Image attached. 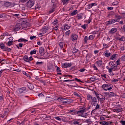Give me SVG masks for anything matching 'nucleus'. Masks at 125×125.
<instances>
[{
	"label": "nucleus",
	"instance_id": "f257e3e1",
	"mask_svg": "<svg viewBox=\"0 0 125 125\" xmlns=\"http://www.w3.org/2000/svg\"><path fill=\"white\" fill-rule=\"evenodd\" d=\"M80 110L77 111L76 114L79 115L80 117H83V118H84V117L87 115V113H85V115H83V113H85V112H86L85 111V109L84 108V106L81 107Z\"/></svg>",
	"mask_w": 125,
	"mask_h": 125
},
{
	"label": "nucleus",
	"instance_id": "f03ea898",
	"mask_svg": "<svg viewBox=\"0 0 125 125\" xmlns=\"http://www.w3.org/2000/svg\"><path fill=\"white\" fill-rule=\"evenodd\" d=\"M26 89L27 88H26V87L19 88L17 90V93H18V94H22V93H25Z\"/></svg>",
	"mask_w": 125,
	"mask_h": 125
},
{
	"label": "nucleus",
	"instance_id": "7ed1b4c3",
	"mask_svg": "<svg viewBox=\"0 0 125 125\" xmlns=\"http://www.w3.org/2000/svg\"><path fill=\"white\" fill-rule=\"evenodd\" d=\"M98 99H99L95 97H93V98L91 100V105H93V106H96L97 103H98Z\"/></svg>",
	"mask_w": 125,
	"mask_h": 125
},
{
	"label": "nucleus",
	"instance_id": "20e7f679",
	"mask_svg": "<svg viewBox=\"0 0 125 125\" xmlns=\"http://www.w3.org/2000/svg\"><path fill=\"white\" fill-rule=\"evenodd\" d=\"M34 4H35V0H29L26 3V6L27 7H29V8L33 7Z\"/></svg>",
	"mask_w": 125,
	"mask_h": 125
},
{
	"label": "nucleus",
	"instance_id": "39448f33",
	"mask_svg": "<svg viewBox=\"0 0 125 125\" xmlns=\"http://www.w3.org/2000/svg\"><path fill=\"white\" fill-rule=\"evenodd\" d=\"M57 100H59V101H61L63 104H67V103L69 102V99H67V98H62L59 97L58 98Z\"/></svg>",
	"mask_w": 125,
	"mask_h": 125
},
{
	"label": "nucleus",
	"instance_id": "423d86ee",
	"mask_svg": "<svg viewBox=\"0 0 125 125\" xmlns=\"http://www.w3.org/2000/svg\"><path fill=\"white\" fill-rule=\"evenodd\" d=\"M113 70H114L115 71L119 70L118 68V64H114V65L111 66V67L108 70L109 73H112Z\"/></svg>",
	"mask_w": 125,
	"mask_h": 125
},
{
	"label": "nucleus",
	"instance_id": "0eeeda50",
	"mask_svg": "<svg viewBox=\"0 0 125 125\" xmlns=\"http://www.w3.org/2000/svg\"><path fill=\"white\" fill-rule=\"evenodd\" d=\"M72 66V63L65 62L64 63H62V68H68Z\"/></svg>",
	"mask_w": 125,
	"mask_h": 125
},
{
	"label": "nucleus",
	"instance_id": "6e6552de",
	"mask_svg": "<svg viewBox=\"0 0 125 125\" xmlns=\"http://www.w3.org/2000/svg\"><path fill=\"white\" fill-rule=\"evenodd\" d=\"M96 64H97L98 67H101L103 66V61L102 59L98 60L96 62Z\"/></svg>",
	"mask_w": 125,
	"mask_h": 125
},
{
	"label": "nucleus",
	"instance_id": "1a4fd4ad",
	"mask_svg": "<svg viewBox=\"0 0 125 125\" xmlns=\"http://www.w3.org/2000/svg\"><path fill=\"white\" fill-rule=\"evenodd\" d=\"M118 31V29L116 27L112 28L109 32L108 34H111V35H114Z\"/></svg>",
	"mask_w": 125,
	"mask_h": 125
},
{
	"label": "nucleus",
	"instance_id": "9d476101",
	"mask_svg": "<svg viewBox=\"0 0 125 125\" xmlns=\"http://www.w3.org/2000/svg\"><path fill=\"white\" fill-rule=\"evenodd\" d=\"M39 52L42 56L44 54V48L41 47L39 48Z\"/></svg>",
	"mask_w": 125,
	"mask_h": 125
},
{
	"label": "nucleus",
	"instance_id": "9b49d317",
	"mask_svg": "<svg viewBox=\"0 0 125 125\" xmlns=\"http://www.w3.org/2000/svg\"><path fill=\"white\" fill-rule=\"evenodd\" d=\"M106 89H104L105 91H107V90H111L112 88H113V85L111 84H106Z\"/></svg>",
	"mask_w": 125,
	"mask_h": 125
},
{
	"label": "nucleus",
	"instance_id": "f8f14e48",
	"mask_svg": "<svg viewBox=\"0 0 125 125\" xmlns=\"http://www.w3.org/2000/svg\"><path fill=\"white\" fill-rule=\"evenodd\" d=\"M71 40L72 42H75L78 40V35L77 34H72L71 35Z\"/></svg>",
	"mask_w": 125,
	"mask_h": 125
},
{
	"label": "nucleus",
	"instance_id": "ddd939ff",
	"mask_svg": "<svg viewBox=\"0 0 125 125\" xmlns=\"http://www.w3.org/2000/svg\"><path fill=\"white\" fill-rule=\"evenodd\" d=\"M21 29V24L20 23H18L14 28V31H19Z\"/></svg>",
	"mask_w": 125,
	"mask_h": 125
},
{
	"label": "nucleus",
	"instance_id": "4468645a",
	"mask_svg": "<svg viewBox=\"0 0 125 125\" xmlns=\"http://www.w3.org/2000/svg\"><path fill=\"white\" fill-rule=\"evenodd\" d=\"M12 4V3L10 2L4 1V5L5 7H9Z\"/></svg>",
	"mask_w": 125,
	"mask_h": 125
},
{
	"label": "nucleus",
	"instance_id": "2eb2a0df",
	"mask_svg": "<svg viewBox=\"0 0 125 125\" xmlns=\"http://www.w3.org/2000/svg\"><path fill=\"white\" fill-rule=\"evenodd\" d=\"M97 98L100 99L101 101H104V100H105L106 98H105V96H103L102 95L100 94L99 96H97Z\"/></svg>",
	"mask_w": 125,
	"mask_h": 125
},
{
	"label": "nucleus",
	"instance_id": "dca6fc26",
	"mask_svg": "<svg viewBox=\"0 0 125 125\" xmlns=\"http://www.w3.org/2000/svg\"><path fill=\"white\" fill-rule=\"evenodd\" d=\"M70 28H71V26H69L68 24H65L64 25L63 30H64V31H68V30H69Z\"/></svg>",
	"mask_w": 125,
	"mask_h": 125
},
{
	"label": "nucleus",
	"instance_id": "f3484780",
	"mask_svg": "<svg viewBox=\"0 0 125 125\" xmlns=\"http://www.w3.org/2000/svg\"><path fill=\"white\" fill-rule=\"evenodd\" d=\"M52 6L53 7H56V3H57V1L56 0H51Z\"/></svg>",
	"mask_w": 125,
	"mask_h": 125
},
{
	"label": "nucleus",
	"instance_id": "a211bd4d",
	"mask_svg": "<svg viewBox=\"0 0 125 125\" xmlns=\"http://www.w3.org/2000/svg\"><path fill=\"white\" fill-rule=\"evenodd\" d=\"M27 86L29 89L31 90H33V89L34 88V85L31 83H28L27 84Z\"/></svg>",
	"mask_w": 125,
	"mask_h": 125
},
{
	"label": "nucleus",
	"instance_id": "6ab92c4d",
	"mask_svg": "<svg viewBox=\"0 0 125 125\" xmlns=\"http://www.w3.org/2000/svg\"><path fill=\"white\" fill-rule=\"evenodd\" d=\"M23 60L25 62H27L28 63H29V57H28V56L27 55H25L23 57Z\"/></svg>",
	"mask_w": 125,
	"mask_h": 125
},
{
	"label": "nucleus",
	"instance_id": "aec40b11",
	"mask_svg": "<svg viewBox=\"0 0 125 125\" xmlns=\"http://www.w3.org/2000/svg\"><path fill=\"white\" fill-rule=\"evenodd\" d=\"M95 38V35L93 34L91 35H90L88 37V41H92V40H93V39H94Z\"/></svg>",
	"mask_w": 125,
	"mask_h": 125
},
{
	"label": "nucleus",
	"instance_id": "412c9836",
	"mask_svg": "<svg viewBox=\"0 0 125 125\" xmlns=\"http://www.w3.org/2000/svg\"><path fill=\"white\" fill-rule=\"evenodd\" d=\"M70 86H72V87H78L79 85H78V84H77L76 83H70Z\"/></svg>",
	"mask_w": 125,
	"mask_h": 125
},
{
	"label": "nucleus",
	"instance_id": "4be33fe9",
	"mask_svg": "<svg viewBox=\"0 0 125 125\" xmlns=\"http://www.w3.org/2000/svg\"><path fill=\"white\" fill-rule=\"evenodd\" d=\"M78 13V10H75L70 13V16H75Z\"/></svg>",
	"mask_w": 125,
	"mask_h": 125
},
{
	"label": "nucleus",
	"instance_id": "5701e85b",
	"mask_svg": "<svg viewBox=\"0 0 125 125\" xmlns=\"http://www.w3.org/2000/svg\"><path fill=\"white\" fill-rule=\"evenodd\" d=\"M77 17H78V19H82L83 17V13L78 14L77 16Z\"/></svg>",
	"mask_w": 125,
	"mask_h": 125
},
{
	"label": "nucleus",
	"instance_id": "b1692460",
	"mask_svg": "<svg viewBox=\"0 0 125 125\" xmlns=\"http://www.w3.org/2000/svg\"><path fill=\"white\" fill-rule=\"evenodd\" d=\"M108 96H109V97H115V96H116V94L114 93L113 92H109V93Z\"/></svg>",
	"mask_w": 125,
	"mask_h": 125
},
{
	"label": "nucleus",
	"instance_id": "393cba45",
	"mask_svg": "<svg viewBox=\"0 0 125 125\" xmlns=\"http://www.w3.org/2000/svg\"><path fill=\"white\" fill-rule=\"evenodd\" d=\"M72 52L73 54H76V53H78V52H79V50L76 48V47H74L73 49Z\"/></svg>",
	"mask_w": 125,
	"mask_h": 125
},
{
	"label": "nucleus",
	"instance_id": "a878e982",
	"mask_svg": "<svg viewBox=\"0 0 125 125\" xmlns=\"http://www.w3.org/2000/svg\"><path fill=\"white\" fill-rule=\"evenodd\" d=\"M18 42H28V40H26L25 39L21 38L18 40Z\"/></svg>",
	"mask_w": 125,
	"mask_h": 125
},
{
	"label": "nucleus",
	"instance_id": "bb28decb",
	"mask_svg": "<svg viewBox=\"0 0 125 125\" xmlns=\"http://www.w3.org/2000/svg\"><path fill=\"white\" fill-rule=\"evenodd\" d=\"M3 50V51H7L8 52H9V51L11 50V49L10 48H9L8 47L5 46Z\"/></svg>",
	"mask_w": 125,
	"mask_h": 125
},
{
	"label": "nucleus",
	"instance_id": "cd10ccee",
	"mask_svg": "<svg viewBox=\"0 0 125 125\" xmlns=\"http://www.w3.org/2000/svg\"><path fill=\"white\" fill-rule=\"evenodd\" d=\"M51 99H52V98L47 97L46 98V102L47 103H48V102H51V101H52V100H51Z\"/></svg>",
	"mask_w": 125,
	"mask_h": 125
},
{
	"label": "nucleus",
	"instance_id": "c85d7f7f",
	"mask_svg": "<svg viewBox=\"0 0 125 125\" xmlns=\"http://www.w3.org/2000/svg\"><path fill=\"white\" fill-rule=\"evenodd\" d=\"M93 98V96H91L90 94H88L87 96V100H91Z\"/></svg>",
	"mask_w": 125,
	"mask_h": 125
},
{
	"label": "nucleus",
	"instance_id": "c756f323",
	"mask_svg": "<svg viewBox=\"0 0 125 125\" xmlns=\"http://www.w3.org/2000/svg\"><path fill=\"white\" fill-rule=\"evenodd\" d=\"M106 25L108 26L109 25H113V22L112 21V20L107 21L106 22Z\"/></svg>",
	"mask_w": 125,
	"mask_h": 125
},
{
	"label": "nucleus",
	"instance_id": "7c9ffc66",
	"mask_svg": "<svg viewBox=\"0 0 125 125\" xmlns=\"http://www.w3.org/2000/svg\"><path fill=\"white\" fill-rule=\"evenodd\" d=\"M38 97H39V98H41L42 99L43 98H44V95H43V93H39Z\"/></svg>",
	"mask_w": 125,
	"mask_h": 125
},
{
	"label": "nucleus",
	"instance_id": "2f4dec72",
	"mask_svg": "<svg viewBox=\"0 0 125 125\" xmlns=\"http://www.w3.org/2000/svg\"><path fill=\"white\" fill-rule=\"evenodd\" d=\"M40 8H41V6L39 4H37L35 7V10H39Z\"/></svg>",
	"mask_w": 125,
	"mask_h": 125
},
{
	"label": "nucleus",
	"instance_id": "473e14b6",
	"mask_svg": "<svg viewBox=\"0 0 125 125\" xmlns=\"http://www.w3.org/2000/svg\"><path fill=\"white\" fill-rule=\"evenodd\" d=\"M104 55L105 57H109V56H111V53H108V51H106Z\"/></svg>",
	"mask_w": 125,
	"mask_h": 125
},
{
	"label": "nucleus",
	"instance_id": "72a5a7b5",
	"mask_svg": "<svg viewBox=\"0 0 125 125\" xmlns=\"http://www.w3.org/2000/svg\"><path fill=\"white\" fill-rule=\"evenodd\" d=\"M37 53V50L34 49V50H32L30 51V55H33V54H36Z\"/></svg>",
	"mask_w": 125,
	"mask_h": 125
},
{
	"label": "nucleus",
	"instance_id": "f704fd0d",
	"mask_svg": "<svg viewBox=\"0 0 125 125\" xmlns=\"http://www.w3.org/2000/svg\"><path fill=\"white\" fill-rule=\"evenodd\" d=\"M116 56H117V54H114L110 57V59H111V60H115V59H116Z\"/></svg>",
	"mask_w": 125,
	"mask_h": 125
},
{
	"label": "nucleus",
	"instance_id": "c9c22d12",
	"mask_svg": "<svg viewBox=\"0 0 125 125\" xmlns=\"http://www.w3.org/2000/svg\"><path fill=\"white\" fill-rule=\"evenodd\" d=\"M74 95L76 96H78V97H80V101H82V97H81V96L77 92H74Z\"/></svg>",
	"mask_w": 125,
	"mask_h": 125
},
{
	"label": "nucleus",
	"instance_id": "e433bc0d",
	"mask_svg": "<svg viewBox=\"0 0 125 125\" xmlns=\"http://www.w3.org/2000/svg\"><path fill=\"white\" fill-rule=\"evenodd\" d=\"M115 18H117L116 19H118V20H121L122 19V17L118 14L115 15Z\"/></svg>",
	"mask_w": 125,
	"mask_h": 125
},
{
	"label": "nucleus",
	"instance_id": "4c0bfd02",
	"mask_svg": "<svg viewBox=\"0 0 125 125\" xmlns=\"http://www.w3.org/2000/svg\"><path fill=\"white\" fill-rule=\"evenodd\" d=\"M87 41H88V37H87V36H86L84 38V42L85 43H87Z\"/></svg>",
	"mask_w": 125,
	"mask_h": 125
},
{
	"label": "nucleus",
	"instance_id": "58836bf2",
	"mask_svg": "<svg viewBox=\"0 0 125 125\" xmlns=\"http://www.w3.org/2000/svg\"><path fill=\"white\" fill-rule=\"evenodd\" d=\"M85 122V123H87V124H89V125H91V124L92 123V122H91L90 119L86 120Z\"/></svg>",
	"mask_w": 125,
	"mask_h": 125
},
{
	"label": "nucleus",
	"instance_id": "ea45409f",
	"mask_svg": "<svg viewBox=\"0 0 125 125\" xmlns=\"http://www.w3.org/2000/svg\"><path fill=\"white\" fill-rule=\"evenodd\" d=\"M4 47H5V45L4 43H1L0 44V48H1V49H2V50H3Z\"/></svg>",
	"mask_w": 125,
	"mask_h": 125
},
{
	"label": "nucleus",
	"instance_id": "a19ab883",
	"mask_svg": "<svg viewBox=\"0 0 125 125\" xmlns=\"http://www.w3.org/2000/svg\"><path fill=\"white\" fill-rule=\"evenodd\" d=\"M59 45L61 48H63V47H64V43H63L62 42H61L59 43Z\"/></svg>",
	"mask_w": 125,
	"mask_h": 125
},
{
	"label": "nucleus",
	"instance_id": "79ce46f5",
	"mask_svg": "<svg viewBox=\"0 0 125 125\" xmlns=\"http://www.w3.org/2000/svg\"><path fill=\"white\" fill-rule=\"evenodd\" d=\"M13 43V41H9L7 43V45H8V46H10V45H12Z\"/></svg>",
	"mask_w": 125,
	"mask_h": 125
},
{
	"label": "nucleus",
	"instance_id": "37998d69",
	"mask_svg": "<svg viewBox=\"0 0 125 125\" xmlns=\"http://www.w3.org/2000/svg\"><path fill=\"white\" fill-rule=\"evenodd\" d=\"M55 11V7H54L53 8H52L51 10L49 11V13H52V12H54Z\"/></svg>",
	"mask_w": 125,
	"mask_h": 125
},
{
	"label": "nucleus",
	"instance_id": "c03bdc74",
	"mask_svg": "<svg viewBox=\"0 0 125 125\" xmlns=\"http://www.w3.org/2000/svg\"><path fill=\"white\" fill-rule=\"evenodd\" d=\"M111 21L113 23V24H114V23H115V22H119V20L117 19H114L111 20Z\"/></svg>",
	"mask_w": 125,
	"mask_h": 125
},
{
	"label": "nucleus",
	"instance_id": "a18cd8bd",
	"mask_svg": "<svg viewBox=\"0 0 125 125\" xmlns=\"http://www.w3.org/2000/svg\"><path fill=\"white\" fill-rule=\"evenodd\" d=\"M119 41H120L121 42H125V36L122 37V38L119 39Z\"/></svg>",
	"mask_w": 125,
	"mask_h": 125
},
{
	"label": "nucleus",
	"instance_id": "49530a36",
	"mask_svg": "<svg viewBox=\"0 0 125 125\" xmlns=\"http://www.w3.org/2000/svg\"><path fill=\"white\" fill-rule=\"evenodd\" d=\"M12 16H15V17H17L18 18L20 16V14H12Z\"/></svg>",
	"mask_w": 125,
	"mask_h": 125
},
{
	"label": "nucleus",
	"instance_id": "de8ad7c7",
	"mask_svg": "<svg viewBox=\"0 0 125 125\" xmlns=\"http://www.w3.org/2000/svg\"><path fill=\"white\" fill-rule=\"evenodd\" d=\"M87 26V24H84L83 25H82L81 27L83 28V30H86Z\"/></svg>",
	"mask_w": 125,
	"mask_h": 125
},
{
	"label": "nucleus",
	"instance_id": "09e8293b",
	"mask_svg": "<svg viewBox=\"0 0 125 125\" xmlns=\"http://www.w3.org/2000/svg\"><path fill=\"white\" fill-rule=\"evenodd\" d=\"M22 73L23 74V75H25V76H26V77H28V78H30V74L26 73V72L22 71Z\"/></svg>",
	"mask_w": 125,
	"mask_h": 125
},
{
	"label": "nucleus",
	"instance_id": "8fccbe9b",
	"mask_svg": "<svg viewBox=\"0 0 125 125\" xmlns=\"http://www.w3.org/2000/svg\"><path fill=\"white\" fill-rule=\"evenodd\" d=\"M48 26H45L43 27V30H44L45 31H48Z\"/></svg>",
	"mask_w": 125,
	"mask_h": 125
},
{
	"label": "nucleus",
	"instance_id": "3c124183",
	"mask_svg": "<svg viewBox=\"0 0 125 125\" xmlns=\"http://www.w3.org/2000/svg\"><path fill=\"white\" fill-rule=\"evenodd\" d=\"M55 67H56V68H57L56 71L58 73H59V72H61V69H60V67H59L57 66H55Z\"/></svg>",
	"mask_w": 125,
	"mask_h": 125
},
{
	"label": "nucleus",
	"instance_id": "603ef678",
	"mask_svg": "<svg viewBox=\"0 0 125 125\" xmlns=\"http://www.w3.org/2000/svg\"><path fill=\"white\" fill-rule=\"evenodd\" d=\"M100 125H107V122H106V121H103L102 122H100Z\"/></svg>",
	"mask_w": 125,
	"mask_h": 125
},
{
	"label": "nucleus",
	"instance_id": "864d4df0",
	"mask_svg": "<svg viewBox=\"0 0 125 125\" xmlns=\"http://www.w3.org/2000/svg\"><path fill=\"white\" fill-rule=\"evenodd\" d=\"M120 61H121V59H118L116 61V65H121V63H120Z\"/></svg>",
	"mask_w": 125,
	"mask_h": 125
},
{
	"label": "nucleus",
	"instance_id": "5fc2aeb1",
	"mask_svg": "<svg viewBox=\"0 0 125 125\" xmlns=\"http://www.w3.org/2000/svg\"><path fill=\"white\" fill-rule=\"evenodd\" d=\"M102 87L104 90L106 89V84H104L102 86Z\"/></svg>",
	"mask_w": 125,
	"mask_h": 125
},
{
	"label": "nucleus",
	"instance_id": "6e6d98bb",
	"mask_svg": "<svg viewBox=\"0 0 125 125\" xmlns=\"http://www.w3.org/2000/svg\"><path fill=\"white\" fill-rule=\"evenodd\" d=\"M42 64H43V62H36V65H42Z\"/></svg>",
	"mask_w": 125,
	"mask_h": 125
},
{
	"label": "nucleus",
	"instance_id": "4d7b16f0",
	"mask_svg": "<svg viewBox=\"0 0 125 125\" xmlns=\"http://www.w3.org/2000/svg\"><path fill=\"white\" fill-rule=\"evenodd\" d=\"M73 125H79L80 124V122L74 120L73 121Z\"/></svg>",
	"mask_w": 125,
	"mask_h": 125
},
{
	"label": "nucleus",
	"instance_id": "13d9d810",
	"mask_svg": "<svg viewBox=\"0 0 125 125\" xmlns=\"http://www.w3.org/2000/svg\"><path fill=\"white\" fill-rule=\"evenodd\" d=\"M4 36H6V34H5V35L3 34V35L0 36V39L1 40H3V39H4Z\"/></svg>",
	"mask_w": 125,
	"mask_h": 125
},
{
	"label": "nucleus",
	"instance_id": "bf43d9fd",
	"mask_svg": "<svg viewBox=\"0 0 125 125\" xmlns=\"http://www.w3.org/2000/svg\"><path fill=\"white\" fill-rule=\"evenodd\" d=\"M121 60L122 61H125V54L121 57Z\"/></svg>",
	"mask_w": 125,
	"mask_h": 125
},
{
	"label": "nucleus",
	"instance_id": "052dcab7",
	"mask_svg": "<svg viewBox=\"0 0 125 125\" xmlns=\"http://www.w3.org/2000/svg\"><path fill=\"white\" fill-rule=\"evenodd\" d=\"M3 17H5V14H0V18H3Z\"/></svg>",
	"mask_w": 125,
	"mask_h": 125
},
{
	"label": "nucleus",
	"instance_id": "680f3d73",
	"mask_svg": "<svg viewBox=\"0 0 125 125\" xmlns=\"http://www.w3.org/2000/svg\"><path fill=\"white\" fill-rule=\"evenodd\" d=\"M103 46H104V48H108V47L109 46L108 45V44H106V43H104Z\"/></svg>",
	"mask_w": 125,
	"mask_h": 125
},
{
	"label": "nucleus",
	"instance_id": "e2e57ef3",
	"mask_svg": "<svg viewBox=\"0 0 125 125\" xmlns=\"http://www.w3.org/2000/svg\"><path fill=\"white\" fill-rule=\"evenodd\" d=\"M120 124H121L122 125H125V121L121 120L120 121Z\"/></svg>",
	"mask_w": 125,
	"mask_h": 125
},
{
	"label": "nucleus",
	"instance_id": "0e129e2a",
	"mask_svg": "<svg viewBox=\"0 0 125 125\" xmlns=\"http://www.w3.org/2000/svg\"><path fill=\"white\" fill-rule=\"evenodd\" d=\"M108 64L109 66H113V65H115V64H114V62H110Z\"/></svg>",
	"mask_w": 125,
	"mask_h": 125
},
{
	"label": "nucleus",
	"instance_id": "69168bd1",
	"mask_svg": "<svg viewBox=\"0 0 125 125\" xmlns=\"http://www.w3.org/2000/svg\"><path fill=\"white\" fill-rule=\"evenodd\" d=\"M62 0L63 2V4H66L68 2V0Z\"/></svg>",
	"mask_w": 125,
	"mask_h": 125
},
{
	"label": "nucleus",
	"instance_id": "338daca9",
	"mask_svg": "<svg viewBox=\"0 0 125 125\" xmlns=\"http://www.w3.org/2000/svg\"><path fill=\"white\" fill-rule=\"evenodd\" d=\"M93 68L94 70H98V68H97V67L96 66H95V64H93Z\"/></svg>",
	"mask_w": 125,
	"mask_h": 125
},
{
	"label": "nucleus",
	"instance_id": "774afa93",
	"mask_svg": "<svg viewBox=\"0 0 125 125\" xmlns=\"http://www.w3.org/2000/svg\"><path fill=\"white\" fill-rule=\"evenodd\" d=\"M114 110H115V112H120L122 111V110L120 108H117V109H115Z\"/></svg>",
	"mask_w": 125,
	"mask_h": 125
}]
</instances>
